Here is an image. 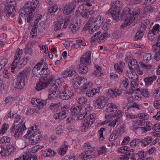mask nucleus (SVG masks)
Masks as SVG:
<instances>
[{"label": "nucleus", "mask_w": 160, "mask_h": 160, "mask_svg": "<svg viewBox=\"0 0 160 160\" xmlns=\"http://www.w3.org/2000/svg\"><path fill=\"white\" fill-rule=\"evenodd\" d=\"M122 4L120 1H117L112 4L107 13L111 15L115 20L125 19L123 23L120 26L121 28H123L131 24L140 13L139 9L138 8H135L131 13L130 8H126L123 10L122 13L121 15L120 12Z\"/></svg>", "instance_id": "f257e3e1"}, {"label": "nucleus", "mask_w": 160, "mask_h": 160, "mask_svg": "<svg viewBox=\"0 0 160 160\" xmlns=\"http://www.w3.org/2000/svg\"><path fill=\"white\" fill-rule=\"evenodd\" d=\"M104 23V18L101 16H98L94 20L92 18H90L85 25L83 30H88L90 33H93Z\"/></svg>", "instance_id": "f03ea898"}, {"label": "nucleus", "mask_w": 160, "mask_h": 160, "mask_svg": "<svg viewBox=\"0 0 160 160\" xmlns=\"http://www.w3.org/2000/svg\"><path fill=\"white\" fill-rule=\"evenodd\" d=\"M46 63L45 60L42 59L38 62L33 67L32 72L35 76L39 77V75H45L48 74L47 67L46 66Z\"/></svg>", "instance_id": "7ed1b4c3"}, {"label": "nucleus", "mask_w": 160, "mask_h": 160, "mask_svg": "<svg viewBox=\"0 0 160 160\" xmlns=\"http://www.w3.org/2000/svg\"><path fill=\"white\" fill-rule=\"evenodd\" d=\"M50 94L48 95V98L50 99H56L59 96V98L63 100H67L69 99H72V97L70 92L67 91L65 90V92H64L63 91H59L57 90H51V88L49 90Z\"/></svg>", "instance_id": "20e7f679"}, {"label": "nucleus", "mask_w": 160, "mask_h": 160, "mask_svg": "<svg viewBox=\"0 0 160 160\" xmlns=\"http://www.w3.org/2000/svg\"><path fill=\"white\" fill-rule=\"evenodd\" d=\"M82 149L84 151L81 155V157L82 159L88 160L95 157L94 155L92 154L93 149L88 142L83 144Z\"/></svg>", "instance_id": "39448f33"}, {"label": "nucleus", "mask_w": 160, "mask_h": 160, "mask_svg": "<svg viewBox=\"0 0 160 160\" xmlns=\"http://www.w3.org/2000/svg\"><path fill=\"white\" fill-rule=\"evenodd\" d=\"M38 4V1L37 0H32V2H27L24 7V8L22 9H28V11L27 13H28L29 18H28L27 22L29 23L33 20V17H32V13L34 10L36 8Z\"/></svg>", "instance_id": "423d86ee"}, {"label": "nucleus", "mask_w": 160, "mask_h": 160, "mask_svg": "<svg viewBox=\"0 0 160 160\" xmlns=\"http://www.w3.org/2000/svg\"><path fill=\"white\" fill-rule=\"evenodd\" d=\"M96 114L93 113L89 115L84 120L83 124L81 125L82 130L83 132H86L88 129L95 121Z\"/></svg>", "instance_id": "0eeeda50"}, {"label": "nucleus", "mask_w": 160, "mask_h": 160, "mask_svg": "<svg viewBox=\"0 0 160 160\" xmlns=\"http://www.w3.org/2000/svg\"><path fill=\"white\" fill-rule=\"evenodd\" d=\"M15 4L14 0H7L5 4V13L7 17H9L16 12V10L14 4Z\"/></svg>", "instance_id": "6e6552de"}, {"label": "nucleus", "mask_w": 160, "mask_h": 160, "mask_svg": "<svg viewBox=\"0 0 160 160\" xmlns=\"http://www.w3.org/2000/svg\"><path fill=\"white\" fill-rule=\"evenodd\" d=\"M53 78L50 77H44L40 79L36 86L37 91H40L47 87L52 81Z\"/></svg>", "instance_id": "1a4fd4ad"}, {"label": "nucleus", "mask_w": 160, "mask_h": 160, "mask_svg": "<svg viewBox=\"0 0 160 160\" xmlns=\"http://www.w3.org/2000/svg\"><path fill=\"white\" fill-rule=\"evenodd\" d=\"M110 35L107 33H104L101 34L100 32H98L95 34L90 38L91 42H98L102 43L107 39V38L109 37Z\"/></svg>", "instance_id": "9d476101"}, {"label": "nucleus", "mask_w": 160, "mask_h": 160, "mask_svg": "<svg viewBox=\"0 0 160 160\" xmlns=\"http://www.w3.org/2000/svg\"><path fill=\"white\" fill-rule=\"evenodd\" d=\"M37 129V127L32 126L28 131L27 134L25 136L29 138L30 143L32 144H35L38 143L35 135V132Z\"/></svg>", "instance_id": "9b49d317"}, {"label": "nucleus", "mask_w": 160, "mask_h": 160, "mask_svg": "<svg viewBox=\"0 0 160 160\" xmlns=\"http://www.w3.org/2000/svg\"><path fill=\"white\" fill-rule=\"evenodd\" d=\"M152 48L154 53V58L158 61L160 59V36L153 45Z\"/></svg>", "instance_id": "f8f14e48"}, {"label": "nucleus", "mask_w": 160, "mask_h": 160, "mask_svg": "<svg viewBox=\"0 0 160 160\" xmlns=\"http://www.w3.org/2000/svg\"><path fill=\"white\" fill-rule=\"evenodd\" d=\"M13 83L16 88L21 89L23 88L25 84V78L19 75L14 79Z\"/></svg>", "instance_id": "ddd939ff"}, {"label": "nucleus", "mask_w": 160, "mask_h": 160, "mask_svg": "<svg viewBox=\"0 0 160 160\" xmlns=\"http://www.w3.org/2000/svg\"><path fill=\"white\" fill-rule=\"evenodd\" d=\"M75 5L72 3L64 5L62 9L63 13L65 15H69L72 13L75 8Z\"/></svg>", "instance_id": "4468645a"}, {"label": "nucleus", "mask_w": 160, "mask_h": 160, "mask_svg": "<svg viewBox=\"0 0 160 160\" xmlns=\"http://www.w3.org/2000/svg\"><path fill=\"white\" fill-rule=\"evenodd\" d=\"M64 80L62 78H59L55 81L51 87V90L61 91L60 89L63 83Z\"/></svg>", "instance_id": "2eb2a0df"}, {"label": "nucleus", "mask_w": 160, "mask_h": 160, "mask_svg": "<svg viewBox=\"0 0 160 160\" xmlns=\"http://www.w3.org/2000/svg\"><path fill=\"white\" fill-rule=\"evenodd\" d=\"M28 9H21L20 10L19 13V16L18 20V23L20 24H22V18L24 19L25 20L27 21L28 18H29L28 16V13H27L28 11Z\"/></svg>", "instance_id": "dca6fc26"}, {"label": "nucleus", "mask_w": 160, "mask_h": 160, "mask_svg": "<svg viewBox=\"0 0 160 160\" xmlns=\"http://www.w3.org/2000/svg\"><path fill=\"white\" fill-rule=\"evenodd\" d=\"M160 25L157 24L154 25L151 30H150L148 34V39L153 40L154 39L153 35L160 33Z\"/></svg>", "instance_id": "f3484780"}, {"label": "nucleus", "mask_w": 160, "mask_h": 160, "mask_svg": "<svg viewBox=\"0 0 160 160\" xmlns=\"http://www.w3.org/2000/svg\"><path fill=\"white\" fill-rule=\"evenodd\" d=\"M91 53L88 51L85 53L80 59V64L87 65L90 62Z\"/></svg>", "instance_id": "a211bd4d"}, {"label": "nucleus", "mask_w": 160, "mask_h": 160, "mask_svg": "<svg viewBox=\"0 0 160 160\" xmlns=\"http://www.w3.org/2000/svg\"><path fill=\"white\" fill-rule=\"evenodd\" d=\"M77 73L75 70L73 68H66L62 73V77L64 78H67L68 77H72L75 75Z\"/></svg>", "instance_id": "6ab92c4d"}, {"label": "nucleus", "mask_w": 160, "mask_h": 160, "mask_svg": "<svg viewBox=\"0 0 160 160\" xmlns=\"http://www.w3.org/2000/svg\"><path fill=\"white\" fill-rule=\"evenodd\" d=\"M137 91H139V89H137ZM126 93L128 95H131L133 100H140L141 99V95L138 94L135 89L133 90L131 88V89L127 91Z\"/></svg>", "instance_id": "aec40b11"}, {"label": "nucleus", "mask_w": 160, "mask_h": 160, "mask_svg": "<svg viewBox=\"0 0 160 160\" xmlns=\"http://www.w3.org/2000/svg\"><path fill=\"white\" fill-rule=\"evenodd\" d=\"M80 25L76 20L73 19L71 21L69 28L73 33H75L80 28Z\"/></svg>", "instance_id": "412c9836"}, {"label": "nucleus", "mask_w": 160, "mask_h": 160, "mask_svg": "<svg viewBox=\"0 0 160 160\" xmlns=\"http://www.w3.org/2000/svg\"><path fill=\"white\" fill-rule=\"evenodd\" d=\"M121 94L122 92L120 90L118 89H113L108 90L107 95L108 98H113L120 95Z\"/></svg>", "instance_id": "4be33fe9"}, {"label": "nucleus", "mask_w": 160, "mask_h": 160, "mask_svg": "<svg viewBox=\"0 0 160 160\" xmlns=\"http://www.w3.org/2000/svg\"><path fill=\"white\" fill-rule=\"evenodd\" d=\"M67 107H63L61 108L62 111L59 113H55L53 117L56 119H64L66 117V112L65 109H66Z\"/></svg>", "instance_id": "5701e85b"}, {"label": "nucleus", "mask_w": 160, "mask_h": 160, "mask_svg": "<svg viewBox=\"0 0 160 160\" xmlns=\"http://www.w3.org/2000/svg\"><path fill=\"white\" fill-rule=\"evenodd\" d=\"M92 5L91 3H87L86 4H82L78 8L76 11L77 13L79 14H82L88 9V7H91Z\"/></svg>", "instance_id": "b1692460"}, {"label": "nucleus", "mask_w": 160, "mask_h": 160, "mask_svg": "<svg viewBox=\"0 0 160 160\" xmlns=\"http://www.w3.org/2000/svg\"><path fill=\"white\" fill-rule=\"evenodd\" d=\"M26 129V128L25 126V125H21L15 130L14 136L16 138H19L21 137L22 133Z\"/></svg>", "instance_id": "393cba45"}, {"label": "nucleus", "mask_w": 160, "mask_h": 160, "mask_svg": "<svg viewBox=\"0 0 160 160\" xmlns=\"http://www.w3.org/2000/svg\"><path fill=\"white\" fill-rule=\"evenodd\" d=\"M22 50L20 49L19 48H18L17 49L15 55L14 60L12 64V68H13V66H14L15 67L17 65V61H18V60H20L21 56L22 55Z\"/></svg>", "instance_id": "a878e982"}, {"label": "nucleus", "mask_w": 160, "mask_h": 160, "mask_svg": "<svg viewBox=\"0 0 160 160\" xmlns=\"http://www.w3.org/2000/svg\"><path fill=\"white\" fill-rule=\"evenodd\" d=\"M82 107L81 105L73 106L71 108V114L73 116H77L80 112Z\"/></svg>", "instance_id": "bb28decb"}, {"label": "nucleus", "mask_w": 160, "mask_h": 160, "mask_svg": "<svg viewBox=\"0 0 160 160\" xmlns=\"http://www.w3.org/2000/svg\"><path fill=\"white\" fill-rule=\"evenodd\" d=\"M58 22H54V30L57 31L61 28V26L63 23V19L62 16H60L57 18Z\"/></svg>", "instance_id": "cd10ccee"}, {"label": "nucleus", "mask_w": 160, "mask_h": 160, "mask_svg": "<svg viewBox=\"0 0 160 160\" xmlns=\"http://www.w3.org/2000/svg\"><path fill=\"white\" fill-rule=\"evenodd\" d=\"M157 76L155 75H153L152 76L144 78L145 85L147 87L150 86L152 84L153 81L157 78Z\"/></svg>", "instance_id": "c85d7f7f"}, {"label": "nucleus", "mask_w": 160, "mask_h": 160, "mask_svg": "<svg viewBox=\"0 0 160 160\" xmlns=\"http://www.w3.org/2000/svg\"><path fill=\"white\" fill-rule=\"evenodd\" d=\"M128 66L131 70H135L138 69L139 65L137 61L134 59H132L128 63Z\"/></svg>", "instance_id": "c756f323"}, {"label": "nucleus", "mask_w": 160, "mask_h": 160, "mask_svg": "<svg viewBox=\"0 0 160 160\" xmlns=\"http://www.w3.org/2000/svg\"><path fill=\"white\" fill-rule=\"evenodd\" d=\"M93 83L92 82L84 83L82 87L81 92H85L93 87Z\"/></svg>", "instance_id": "7c9ffc66"}, {"label": "nucleus", "mask_w": 160, "mask_h": 160, "mask_svg": "<svg viewBox=\"0 0 160 160\" xmlns=\"http://www.w3.org/2000/svg\"><path fill=\"white\" fill-rule=\"evenodd\" d=\"M132 154V150L131 151H128L127 152H125L119 158V160H128Z\"/></svg>", "instance_id": "2f4dec72"}, {"label": "nucleus", "mask_w": 160, "mask_h": 160, "mask_svg": "<svg viewBox=\"0 0 160 160\" xmlns=\"http://www.w3.org/2000/svg\"><path fill=\"white\" fill-rule=\"evenodd\" d=\"M145 123V121L144 120H140L137 121L136 122L133 121L132 125L133 128L135 129L140 128L139 126L144 125Z\"/></svg>", "instance_id": "473e14b6"}, {"label": "nucleus", "mask_w": 160, "mask_h": 160, "mask_svg": "<svg viewBox=\"0 0 160 160\" xmlns=\"http://www.w3.org/2000/svg\"><path fill=\"white\" fill-rule=\"evenodd\" d=\"M104 101H94V106L96 108H102L105 106L106 102Z\"/></svg>", "instance_id": "72a5a7b5"}, {"label": "nucleus", "mask_w": 160, "mask_h": 160, "mask_svg": "<svg viewBox=\"0 0 160 160\" xmlns=\"http://www.w3.org/2000/svg\"><path fill=\"white\" fill-rule=\"evenodd\" d=\"M107 106L108 111L112 113L115 112L117 110V106L113 102L109 103Z\"/></svg>", "instance_id": "f704fd0d"}, {"label": "nucleus", "mask_w": 160, "mask_h": 160, "mask_svg": "<svg viewBox=\"0 0 160 160\" xmlns=\"http://www.w3.org/2000/svg\"><path fill=\"white\" fill-rule=\"evenodd\" d=\"M152 140V137L148 136L142 140L140 142L142 143V147H146L150 144Z\"/></svg>", "instance_id": "c9c22d12"}, {"label": "nucleus", "mask_w": 160, "mask_h": 160, "mask_svg": "<svg viewBox=\"0 0 160 160\" xmlns=\"http://www.w3.org/2000/svg\"><path fill=\"white\" fill-rule=\"evenodd\" d=\"M29 59L28 58H24L23 59H22L21 60L19 61V60H18L17 61V65L15 66H13V68H12H12L13 69H14V68L16 67L17 65L19 66V67H22L27 62L28 60Z\"/></svg>", "instance_id": "e433bc0d"}, {"label": "nucleus", "mask_w": 160, "mask_h": 160, "mask_svg": "<svg viewBox=\"0 0 160 160\" xmlns=\"http://www.w3.org/2000/svg\"><path fill=\"white\" fill-rule=\"evenodd\" d=\"M15 120L14 122V124L15 125L16 124V125L17 126L18 125L21 124V125H25V121H24V119L23 118L21 117L20 116L15 115Z\"/></svg>", "instance_id": "4c0bfd02"}, {"label": "nucleus", "mask_w": 160, "mask_h": 160, "mask_svg": "<svg viewBox=\"0 0 160 160\" xmlns=\"http://www.w3.org/2000/svg\"><path fill=\"white\" fill-rule=\"evenodd\" d=\"M68 145L66 142H64L60 148L58 152V154L61 155H63L66 153L68 149Z\"/></svg>", "instance_id": "58836bf2"}, {"label": "nucleus", "mask_w": 160, "mask_h": 160, "mask_svg": "<svg viewBox=\"0 0 160 160\" xmlns=\"http://www.w3.org/2000/svg\"><path fill=\"white\" fill-rule=\"evenodd\" d=\"M134 71L131 70L129 71H127V75L129 78L133 80H135L138 78V75Z\"/></svg>", "instance_id": "ea45409f"}, {"label": "nucleus", "mask_w": 160, "mask_h": 160, "mask_svg": "<svg viewBox=\"0 0 160 160\" xmlns=\"http://www.w3.org/2000/svg\"><path fill=\"white\" fill-rule=\"evenodd\" d=\"M73 79L74 80L75 82L77 83L79 85H80L82 83L84 82L85 80L84 77L78 76H76L75 77H74Z\"/></svg>", "instance_id": "a19ab883"}, {"label": "nucleus", "mask_w": 160, "mask_h": 160, "mask_svg": "<svg viewBox=\"0 0 160 160\" xmlns=\"http://www.w3.org/2000/svg\"><path fill=\"white\" fill-rule=\"evenodd\" d=\"M31 101V103L33 105L35 106L38 109H39L41 107H42L46 104V102L44 103L41 102V101Z\"/></svg>", "instance_id": "79ce46f5"}, {"label": "nucleus", "mask_w": 160, "mask_h": 160, "mask_svg": "<svg viewBox=\"0 0 160 160\" xmlns=\"http://www.w3.org/2000/svg\"><path fill=\"white\" fill-rule=\"evenodd\" d=\"M95 68L97 70L94 71L92 74L93 75H95L97 77H99L101 75L102 73L101 72V68L98 65H95Z\"/></svg>", "instance_id": "37998d69"}, {"label": "nucleus", "mask_w": 160, "mask_h": 160, "mask_svg": "<svg viewBox=\"0 0 160 160\" xmlns=\"http://www.w3.org/2000/svg\"><path fill=\"white\" fill-rule=\"evenodd\" d=\"M157 82L159 84H160V77L158 79ZM153 96L157 99L160 98V87L154 91L153 93Z\"/></svg>", "instance_id": "c03bdc74"}, {"label": "nucleus", "mask_w": 160, "mask_h": 160, "mask_svg": "<svg viewBox=\"0 0 160 160\" xmlns=\"http://www.w3.org/2000/svg\"><path fill=\"white\" fill-rule=\"evenodd\" d=\"M58 9V7L57 5H54L49 7L48 12L49 14H52L55 13Z\"/></svg>", "instance_id": "a18cd8bd"}, {"label": "nucleus", "mask_w": 160, "mask_h": 160, "mask_svg": "<svg viewBox=\"0 0 160 160\" xmlns=\"http://www.w3.org/2000/svg\"><path fill=\"white\" fill-rule=\"evenodd\" d=\"M118 136V132L116 130L113 131L112 132L109 138V140L110 141H112L117 138Z\"/></svg>", "instance_id": "49530a36"}, {"label": "nucleus", "mask_w": 160, "mask_h": 160, "mask_svg": "<svg viewBox=\"0 0 160 160\" xmlns=\"http://www.w3.org/2000/svg\"><path fill=\"white\" fill-rule=\"evenodd\" d=\"M120 122V120L119 118H116L115 119L110 122L109 123V126L112 127L117 126L118 125Z\"/></svg>", "instance_id": "de8ad7c7"}, {"label": "nucleus", "mask_w": 160, "mask_h": 160, "mask_svg": "<svg viewBox=\"0 0 160 160\" xmlns=\"http://www.w3.org/2000/svg\"><path fill=\"white\" fill-rule=\"evenodd\" d=\"M94 12L92 10H89L88 9V10L85 11L84 12L81 14L82 17L85 18H88L89 17V15L94 13Z\"/></svg>", "instance_id": "09e8293b"}, {"label": "nucleus", "mask_w": 160, "mask_h": 160, "mask_svg": "<svg viewBox=\"0 0 160 160\" xmlns=\"http://www.w3.org/2000/svg\"><path fill=\"white\" fill-rule=\"evenodd\" d=\"M3 77L7 79L10 78L12 77V75L10 71H8V68H5L3 72Z\"/></svg>", "instance_id": "8fccbe9b"}, {"label": "nucleus", "mask_w": 160, "mask_h": 160, "mask_svg": "<svg viewBox=\"0 0 160 160\" xmlns=\"http://www.w3.org/2000/svg\"><path fill=\"white\" fill-rule=\"evenodd\" d=\"M143 31V30H142L137 32L134 37V39L135 40H138L140 39L142 37L144 34Z\"/></svg>", "instance_id": "3c124183"}, {"label": "nucleus", "mask_w": 160, "mask_h": 160, "mask_svg": "<svg viewBox=\"0 0 160 160\" xmlns=\"http://www.w3.org/2000/svg\"><path fill=\"white\" fill-rule=\"evenodd\" d=\"M8 128V125L5 123H4L2 126V128L0 130V136L3 135L5 133L6 131Z\"/></svg>", "instance_id": "603ef678"}, {"label": "nucleus", "mask_w": 160, "mask_h": 160, "mask_svg": "<svg viewBox=\"0 0 160 160\" xmlns=\"http://www.w3.org/2000/svg\"><path fill=\"white\" fill-rule=\"evenodd\" d=\"M150 20L146 19L143 21L141 23V29L144 30L146 28L147 26L150 23Z\"/></svg>", "instance_id": "864d4df0"}, {"label": "nucleus", "mask_w": 160, "mask_h": 160, "mask_svg": "<svg viewBox=\"0 0 160 160\" xmlns=\"http://www.w3.org/2000/svg\"><path fill=\"white\" fill-rule=\"evenodd\" d=\"M79 70L82 73H85L88 72V68L86 65H85L84 64L81 65L80 64Z\"/></svg>", "instance_id": "5fc2aeb1"}, {"label": "nucleus", "mask_w": 160, "mask_h": 160, "mask_svg": "<svg viewBox=\"0 0 160 160\" xmlns=\"http://www.w3.org/2000/svg\"><path fill=\"white\" fill-rule=\"evenodd\" d=\"M139 106V105L136 103L132 102V103L131 102H129L128 103L127 107V108L128 110L130 108L133 107L136 108L137 109H140Z\"/></svg>", "instance_id": "6e6d98bb"}, {"label": "nucleus", "mask_w": 160, "mask_h": 160, "mask_svg": "<svg viewBox=\"0 0 160 160\" xmlns=\"http://www.w3.org/2000/svg\"><path fill=\"white\" fill-rule=\"evenodd\" d=\"M61 106V104L59 102L57 103H52L50 106V108L52 110H58Z\"/></svg>", "instance_id": "4d7b16f0"}, {"label": "nucleus", "mask_w": 160, "mask_h": 160, "mask_svg": "<svg viewBox=\"0 0 160 160\" xmlns=\"http://www.w3.org/2000/svg\"><path fill=\"white\" fill-rule=\"evenodd\" d=\"M152 55L150 53H147L144 54L143 58L144 61L146 62H149L151 59Z\"/></svg>", "instance_id": "13d9d810"}, {"label": "nucleus", "mask_w": 160, "mask_h": 160, "mask_svg": "<svg viewBox=\"0 0 160 160\" xmlns=\"http://www.w3.org/2000/svg\"><path fill=\"white\" fill-rule=\"evenodd\" d=\"M132 151L133 154L132 155L130 156V159L131 160H138L140 158V156L138 153L134 154L133 151L134 150L133 149H130L129 151Z\"/></svg>", "instance_id": "bf43d9fd"}, {"label": "nucleus", "mask_w": 160, "mask_h": 160, "mask_svg": "<svg viewBox=\"0 0 160 160\" xmlns=\"http://www.w3.org/2000/svg\"><path fill=\"white\" fill-rule=\"evenodd\" d=\"M43 147V146H40L39 145H36L32 148L31 152L33 153H35L37 152L38 149H40Z\"/></svg>", "instance_id": "052dcab7"}, {"label": "nucleus", "mask_w": 160, "mask_h": 160, "mask_svg": "<svg viewBox=\"0 0 160 160\" xmlns=\"http://www.w3.org/2000/svg\"><path fill=\"white\" fill-rule=\"evenodd\" d=\"M30 35V37L32 38L36 37L37 36V30L35 26L32 28Z\"/></svg>", "instance_id": "680f3d73"}, {"label": "nucleus", "mask_w": 160, "mask_h": 160, "mask_svg": "<svg viewBox=\"0 0 160 160\" xmlns=\"http://www.w3.org/2000/svg\"><path fill=\"white\" fill-rule=\"evenodd\" d=\"M140 142V140L138 139L132 140L130 143V145L131 147H134L138 145Z\"/></svg>", "instance_id": "e2e57ef3"}, {"label": "nucleus", "mask_w": 160, "mask_h": 160, "mask_svg": "<svg viewBox=\"0 0 160 160\" xmlns=\"http://www.w3.org/2000/svg\"><path fill=\"white\" fill-rule=\"evenodd\" d=\"M15 147L12 145H10L8 146L7 148V151L8 152V154H10L11 153L14 152L15 150Z\"/></svg>", "instance_id": "0e129e2a"}, {"label": "nucleus", "mask_w": 160, "mask_h": 160, "mask_svg": "<svg viewBox=\"0 0 160 160\" xmlns=\"http://www.w3.org/2000/svg\"><path fill=\"white\" fill-rule=\"evenodd\" d=\"M50 152H52V150L50 149H46L44 152H42V154L44 157H49L52 156V153Z\"/></svg>", "instance_id": "69168bd1"}, {"label": "nucleus", "mask_w": 160, "mask_h": 160, "mask_svg": "<svg viewBox=\"0 0 160 160\" xmlns=\"http://www.w3.org/2000/svg\"><path fill=\"white\" fill-rule=\"evenodd\" d=\"M87 95L88 97H92L96 94L95 88H93L87 92Z\"/></svg>", "instance_id": "338daca9"}, {"label": "nucleus", "mask_w": 160, "mask_h": 160, "mask_svg": "<svg viewBox=\"0 0 160 160\" xmlns=\"http://www.w3.org/2000/svg\"><path fill=\"white\" fill-rule=\"evenodd\" d=\"M136 116L137 118H138L140 119H143V120H147L148 119V117L147 116V115L143 113H141L138 114Z\"/></svg>", "instance_id": "774afa93"}]
</instances>
